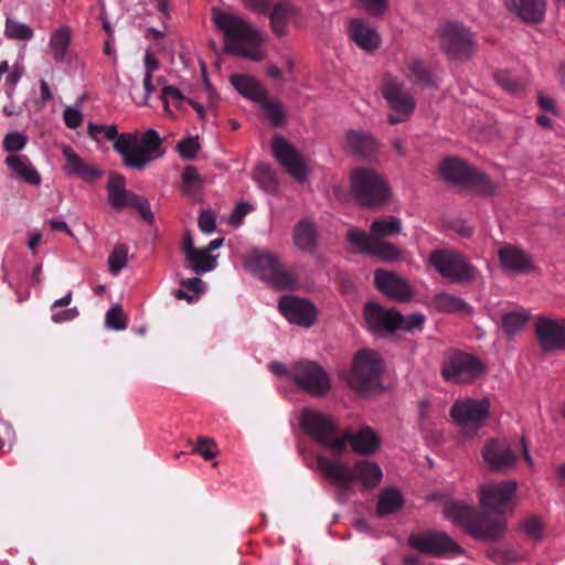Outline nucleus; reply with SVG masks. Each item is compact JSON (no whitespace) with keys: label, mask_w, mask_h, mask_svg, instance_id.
I'll use <instances>...</instances> for the list:
<instances>
[{"label":"nucleus","mask_w":565,"mask_h":565,"mask_svg":"<svg viewBox=\"0 0 565 565\" xmlns=\"http://www.w3.org/2000/svg\"><path fill=\"white\" fill-rule=\"evenodd\" d=\"M445 516L454 524L465 527L470 534L478 513L473 507L463 502H450L445 508Z\"/></svg>","instance_id":"obj_31"},{"label":"nucleus","mask_w":565,"mask_h":565,"mask_svg":"<svg viewBox=\"0 0 565 565\" xmlns=\"http://www.w3.org/2000/svg\"><path fill=\"white\" fill-rule=\"evenodd\" d=\"M279 310L290 323L306 328L315 323L317 316L316 308L311 302L292 296L280 298Z\"/></svg>","instance_id":"obj_20"},{"label":"nucleus","mask_w":565,"mask_h":565,"mask_svg":"<svg viewBox=\"0 0 565 565\" xmlns=\"http://www.w3.org/2000/svg\"><path fill=\"white\" fill-rule=\"evenodd\" d=\"M186 266L195 274H203L213 270L217 263L205 248H198L185 257Z\"/></svg>","instance_id":"obj_39"},{"label":"nucleus","mask_w":565,"mask_h":565,"mask_svg":"<svg viewBox=\"0 0 565 565\" xmlns=\"http://www.w3.org/2000/svg\"><path fill=\"white\" fill-rule=\"evenodd\" d=\"M408 543L413 548L435 556L446 553H462V548L450 536L443 532L412 534L408 539Z\"/></svg>","instance_id":"obj_18"},{"label":"nucleus","mask_w":565,"mask_h":565,"mask_svg":"<svg viewBox=\"0 0 565 565\" xmlns=\"http://www.w3.org/2000/svg\"><path fill=\"white\" fill-rule=\"evenodd\" d=\"M359 3L374 15L383 14L387 8V0H359Z\"/></svg>","instance_id":"obj_60"},{"label":"nucleus","mask_w":565,"mask_h":565,"mask_svg":"<svg viewBox=\"0 0 565 565\" xmlns=\"http://www.w3.org/2000/svg\"><path fill=\"white\" fill-rule=\"evenodd\" d=\"M350 39L362 50L371 52L380 46L381 39L375 29L363 19H352L349 23Z\"/></svg>","instance_id":"obj_26"},{"label":"nucleus","mask_w":565,"mask_h":565,"mask_svg":"<svg viewBox=\"0 0 565 565\" xmlns=\"http://www.w3.org/2000/svg\"><path fill=\"white\" fill-rule=\"evenodd\" d=\"M407 67L411 74L414 76V81L424 86H430L434 84L433 77L425 63L420 60L412 58L407 62Z\"/></svg>","instance_id":"obj_48"},{"label":"nucleus","mask_w":565,"mask_h":565,"mask_svg":"<svg viewBox=\"0 0 565 565\" xmlns=\"http://www.w3.org/2000/svg\"><path fill=\"white\" fill-rule=\"evenodd\" d=\"M145 64V77H143V88H145V102L147 104L151 93L153 92L152 85V75L159 68L158 60L152 55L150 51H147L143 58Z\"/></svg>","instance_id":"obj_44"},{"label":"nucleus","mask_w":565,"mask_h":565,"mask_svg":"<svg viewBox=\"0 0 565 565\" xmlns=\"http://www.w3.org/2000/svg\"><path fill=\"white\" fill-rule=\"evenodd\" d=\"M401 232L402 221L396 216H387L374 220L369 234L359 228L350 230L347 239L358 252L391 263L401 259L402 250L384 238L398 235Z\"/></svg>","instance_id":"obj_3"},{"label":"nucleus","mask_w":565,"mask_h":565,"mask_svg":"<svg viewBox=\"0 0 565 565\" xmlns=\"http://www.w3.org/2000/svg\"><path fill=\"white\" fill-rule=\"evenodd\" d=\"M497 84L508 93L514 94L525 88L526 82L511 72L500 71L494 74Z\"/></svg>","instance_id":"obj_43"},{"label":"nucleus","mask_w":565,"mask_h":565,"mask_svg":"<svg viewBox=\"0 0 565 565\" xmlns=\"http://www.w3.org/2000/svg\"><path fill=\"white\" fill-rule=\"evenodd\" d=\"M252 210L248 203H239L228 217V223L233 226L241 225L245 215Z\"/></svg>","instance_id":"obj_62"},{"label":"nucleus","mask_w":565,"mask_h":565,"mask_svg":"<svg viewBox=\"0 0 565 565\" xmlns=\"http://www.w3.org/2000/svg\"><path fill=\"white\" fill-rule=\"evenodd\" d=\"M275 158L281 163L287 172L299 182H303L308 174L305 159L284 137H275L273 141Z\"/></svg>","instance_id":"obj_19"},{"label":"nucleus","mask_w":565,"mask_h":565,"mask_svg":"<svg viewBox=\"0 0 565 565\" xmlns=\"http://www.w3.org/2000/svg\"><path fill=\"white\" fill-rule=\"evenodd\" d=\"M6 35L9 39L29 41L33 38V29L25 24L8 18L6 22Z\"/></svg>","instance_id":"obj_45"},{"label":"nucleus","mask_w":565,"mask_h":565,"mask_svg":"<svg viewBox=\"0 0 565 565\" xmlns=\"http://www.w3.org/2000/svg\"><path fill=\"white\" fill-rule=\"evenodd\" d=\"M375 287L385 296L397 301H408L413 296L409 282L399 275L377 269L374 273Z\"/></svg>","instance_id":"obj_21"},{"label":"nucleus","mask_w":565,"mask_h":565,"mask_svg":"<svg viewBox=\"0 0 565 565\" xmlns=\"http://www.w3.org/2000/svg\"><path fill=\"white\" fill-rule=\"evenodd\" d=\"M508 10L526 23H540L546 11L545 0H505Z\"/></svg>","instance_id":"obj_25"},{"label":"nucleus","mask_w":565,"mask_h":565,"mask_svg":"<svg viewBox=\"0 0 565 565\" xmlns=\"http://www.w3.org/2000/svg\"><path fill=\"white\" fill-rule=\"evenodd\" d=\"M231 84L245 98L260 103L267 98L266 88L253 76L246 74H233Z\"/></svg>","instance_id":"obj_29"},{"label":"nucleus","mask_w":565,"mask_h":565,"mask_svg":"<svg viewBox=\"0 0 565 565\" xmlns=\"http://www.w3.org/2000/svg\"><path fill=\"white\" fill-rule=\"evenodd\" d=\"M296 13L291 3L284 2L277 4L269 14L273 32L282 36L288 32V24Z\"/></svg>","instance_id":"obj_36"},{"label":"nucleus","mask_w":565,"mask_h":565,"mask_svg":"<svg viewBox=\"0 0 565 565\" xmlns=\"http://www.w3.org/2000/svg\"><path fill=\"white\" fill-rule=\"evenodd\" d=\"M365 319L369 327L376 333H391L398 329L401 313L370 302L365 307Z\"/></svg>","instance_id":"obj_23"},{"label":"nucleus","mask_w":565,"mask_h":565,"mask_svg":"<svg viewBox=\"0 0 565 565\" xmlns=\"http://www.w3.org/2000/svg\"><path fill=\"white\" fill-rule=\"evenodd\" d=\"M244 7L259 13L268 11L270 0H241Z\"/></svg>","instance_id":"obj_64"},{"label":"nucleus","mask_w":565,"mask_h":565,"mask_svg":"<svg viewBox=\"0 0 565 565\" xmlns=\"http://www.w3.org/2000/svg\"><path fill=\"white\" fill-rule=\"evenodd\" d=\"M404 504V498L396 488H385L379 494L376 512L380 516L396 512Z\"/></svg>","instance_id":"obj_38"},{"label":"nucleus","mask_w":565,"mask_h":565,"mask_svg":"<svg viewBox=\"0 0 565 565\" xmlns=\"http://www.w3.org/2000/svg\"><path fill=\"white\" fill-rule=\"evenodd\" d=\"M481 456L488 469L493 472H508L518 461L507 439L488 440L481 450Z\"/></svg>","instance_id":"obj_17"},{"label":"nucleus","mask_w":565,"mask_h":565,"mask_svg":"<svg viewBox=\"0 0 565 565\" xmlns=\"http://www.w3.org/2000/svg\"><path fill=\"white\" fill-rule=\"evenodd\" d=\"M255 178L258 182L262 183L267 190H270L275 185V179L270 168L266 164H259L256 170Z\"/></svg>","instance_id":"obj_59"},{"label":"nucleus","mask_w":565,"mask_h":565,"mask_svg":"<svg viewBox=\"0 0 565 565\" xmlns=\"http://www.w3.org/2000/svg\"><path fill=\"white\" fill-rule=\"evenodd\" d=\"M106 324L109 329L120 331L127 328V320L120 305H114L106 313Z\"/></svg>","instance_id":"obj_51"},{"label":"nucleus","mask_w":565,"mask_h":565,"mask_svg":"<svg viewBox=\"0 0 565 565\" xmlns=\"http://www.w3.org/2000/svg\"><path fill=\"white\" fill-rule=\"evenodd\" d=\"M71 39V29L68 26H61L51 34L49 46L55 62L62 63L66 60Z\"/></svg>","instance_id":"obj_37"},{"label":"nucleus","mask_w":565,"mask_h":565,"mask_svg":"<svg viewBox=\"0 0 565 565\" xmlns=\"http://www.w3.org/2000/svg\"><path fill=\"white\" fill-rule=\"evenodd\" d=\"M162 139L158 131L149 128L140 137L137 132L121 134L114 143L126 167L135 170H143L154 159L162 157Z\"/></svg>","instance_id":"obj_4"},{"label":"nucleus","mask_w":565,"mask_h":565,"mask_svg":"<svg viewBox=\"0 0 565 565\" xmlns=\"http://www.w3.org/2000/svg\"><path fill=\"white\" fill-rule=\"evenodd\" d=\"M381 94L393 110L387 115L391 125L407 121L412 117L417 104L403 81L392 74H385L381 82Z\"/></svg>","instance_id":"obj_7"},{"label":"nucleus","mask_w":565,"mask_h":565,"mask_svg":"<svg viewBox=\"0 0 565 565\" xmlns=\"http://www.w3.org/2000/svg\"><path fill=\"white\" fill-rule=\"evenodd\" d=\"M128 206L135 207L147 223L151 224L153 222L154 216L146 198L134 193Z\"/></svg>","instance_id":"obj_54"},{"label":"nucleus","mask_w":565,"mask_h":565,"mask_svg":"<svg viewBox=\"0 0 565 565\" xmlns=\"http://www.w3.org/2000/svg\"><path fill=\"white\" fill-rule=\"evenodd\" d=\"M425 321V316L422 313H413L407 317H403L401 315V321L398 322V329H403L405 331H414L416 329H420Z\"/></svg>","instance_id":"obj_58"},{"label":"nucleus","mask_w":565,"mask_h":565,"mask_svg":"<svg viewBox=\"0 0 565 565\" xmlns=\"http://www.w3.org/2000/svg\"><path fill=\"white\" fill-rule=\"evenodd\" d=\"M160 99L163 103V113L166 116L173 118V111L171 110V103L178 108H182V103H189L190 98H186L182 92L172 85H163L161 88Z\"/></svg>","instance_id":"obj_40"},{"label":"nucleus","mask_w":565,"mask_h":565,"mask_svg":"<svg viewBox=\"0 0 565 565\" xmlns=\"http://www.w3.org/2000/svg\"><path fill=\"white\" fill-rule=\"evenodd\" d=\"M429 264L451 282H468L476 279L478 270L467 258L454 249H436L429 255Z\"/></svg>","instance_id":"obj_10"},{"label":"nucleus","mask_w":565,"mask_h":565,"mask_svg":"<svg viewBox=\"0 0 565 565\" xmlns=\"http://www.w3.org/2000/svg\"><path fill=\"white\" fill-rule=\"evenodd\" d=\"M192 452L195 455H200L205 460H211L216 456V444L211 438L202 437L193 447Z\"/></svg>","instance_id":"obj_55"},{"label":"nucleus","mask_w":565,"mask_h":565,"mask_svg":"<svg viewBox=\"0 0 565 565\" xmlns=\"http://www.w3.org/2000/svg\"><path fill=\"white\" fill-rule=\"evenodd\" d=\"M490 415L489 398L457 399L450 408V417L468 437L475 436L484 425Z\"/></svg>","instance_id":"obj_8"},{"label":"nucleus","mask_w":565,"mask_h":565,"mask_svg":"<svg viewBox=\"0 0 565 565\" xmlns=\"http://www.w3.org/2000/svg\"><path fill=\"white\" fill-rule=\"evenodd\" d=\"M433 305L436 310L441 312H462L469 308L466 301L446 292L436 295Z\"/></svg>","instance_id":"obj_41"},{"label":"nucleus","mask_w":565,"mask_h":565,"mask_svg":"<svg viewBox=\"0 0 565 565\" xmlns=\"http://www.w3.org/2000/svg\"><path fill=\"white\" fill-rule=\"evenodd\" d=\"M132 192L126 190L125 178L111 173L107 183V196L109 204L116 210H124L128 207L129 201L132 198Z\"/></svg>","instance_id":"obj_34"},{"label":"nucleus","mask_w":565,"mask_h":565,"mask_svg":"<svg viewBox=\"0 0 565 565\" xmlns=\"http://www.w3.org/2000/svg\"><path fill=\"white\" fill-rule=\"evenodd\" d=\"M199 150L200 143L198 137H189L180 140L177 143V151L179 152L180 157L185 160L195 159Z\"/></svg>","instance_id":"obj_52"},{"label":"nucleus","mask_w":565,"mask_h":565,"mask_svg":"<svg viewBox=\"0 0 565 565\" xmlns=\"http://www.w3.org/2000/svg\"><path fill=\"white\" fill-rule=\"evenodd\" d=\"M382 370L380 355L370 350H362L354 356L348 383L360 393L371 392L379 386Z\"/></svg>","instance_id":"obj_12"},{"label":"nucleus","mask_w":565,"mask_h":565,"mask_svg":"<svg viewBox=\"0 0 565 565\" xmlns=\"http://www.w3.org/2000/svg\"><path fill=\"white\" fill-rule=\"evenodd\" d=\"M441 50L454 60L468 58L476 50L471 32L460 23L449 22L438 30Z\"/></svg>","instance_id":"obj_15"},{"label":"nucleus","mask_w":565,"mask_h":565,"mask_svg":"<svg viewBox=\"0 0 565 565\" xmlns=\"http://www.w3.org/2000/svg\"><path fill=\"white\" fill-rule=\"evenodd\" d=\"M87 135L95 141H100L103 138L109 141L116 142L117 138L120 137L117 127L115 125H97L89 122L87 125Z\"/></svg>","instance_id":"obj_46"},{"label":"nucleus","mask_w":565,"mask_h":565,"mask_svg":"<svg viewBox=\"0 0 565 565\" xmlns=\"http://www.w3.org/2000/svg\"><path fill=\"white\" fill-rule=\"evenodd\" d=\"M484 372V364L478 356L458 350L450 351L441 365V376L451 384L470 383Z\"/></svg>","instance_id":"obj_9"},{"label":"nucleus","mask_w":565,"mask_h":565,"mask_svg":"<svg viewBox=\"0 0 565 565\" xmlns=\"http://www.w3.org/2000/svg\"><path fill=\"white\" fill-rule=\"evenodd\" d=\"M317 466L334 483L338 500L342 502L353 494V481L359 482L364 490H371L376 488L383 478L381 467L366 459L359 460L353 467H349L344 462L319 456Z\"/></svg>","instance_id":"obj_2"},{"label":"nucleus","mask_w":565,"mask_h":565,"mask_svg":"<svg viewBox=\"0 0 565 565\" xmlns=\"http://www.w3.org/2000/svg\"><path fill=\"white\" fill-rule=\"evenodd\" d=\"M439 172L450 183L471 188L488 195L495 192V185L486 174L472 169L458 158L445 159L440 164Z\"/></svg>","instance_id":"obj_11"},{"label":"nucleus","mask_w":565,"mask_h":565,"mask_svg":"<svg viewBox=\"0 0 565 565\" xmlns=\"http://www.w3.org/2000/svg\"><path fill=\"white\" fill-rule=\"evenodd\" d=\"M62 153L67 161L66 173L77 175L86 182H94L102 175L103 172L99 169L84 162L71 146H64Z\"/></svg>","instance_id":"obj_28"},{"label":"nucleus","mask_w":565,"mask_h":565,"mask_svg":"<svg viewBox=\"0 0 565 565\" xmlns=\"http://www.w3.org/2000/svg\"><path fill=\"white\" fill-rule=\"evenodd\" d=\"M347 143L353 152L363 157L372 156L377 149V142L375 138L365 131H348Z\"/></svg>","instance_id":"obj_35"},{"label":"nucleus","mask_w":565,"mask_h":565,"mask_svg":"<svg viewBox=\"0 0 565 565\" xmlns=\"http://www.w3.org/2000/svg\"><path fill=\"white\" fill-rule=\"evenodd\" d=\"M491 559L500 565H512L523 559V554L513 548H499L491 553Z\"/></svg>","instance_id":"obj_50"},{"label":"nucleus","mask_w":565,"mask_h":565,"mask_svg":"<svg viewBox=\"0 0 565 565\" xmlns=\"http://www.w3.org/2000/svg\"><path fill=\"white\" fill-rule=\"evenodd\" d=\"M263 109L274 126H279L285 120V111L282 106L279 103L267 102L266 99L262 102Z\"/></svg>","instance_id":"obj_53"},{"label":"nucleus","mask_w":565,"mask_h":565,"mask_svg":"<svg viewBox=\"0 0 565 565\" xmlns=\"http://www.w3.org/2000/svg\"><path fill=\"white\" fill-rule=\"evenodd\" d=\"M351 193L365 209L377 210L391 201L392 190L383 174L371 168H355L350 173Z\"/></svg>","instance_id":"obj_5"},{"label":"nucleus","mask_w":565,"mask_h":565,"mask_svg":"<svg viewBox=\"0 0 565 565\" xmlns=\"http://www.w3.org/2000/svg\"><path fill=\"white\" fill-rule=\"evenodd\" d=\"M519 529L529 540L537 542L543 539V522L536 515H531L523 520Z\"/></svg>","instance_id":"obj_47"},{"label":"nucleus","mask_w":565,"mask_h":565,"mask_svg":"<svg viewBox=\"0 0 565 565\" xmlns=\"http://www.w3.org/2000/svg\"><path fill=\"white\" fill-rule=\"evenodd\" d=\"M341 439H344V449L350 443L352 449L361 455L373 454L380 447V439L370 427H364L356 433L345 431L341 435Z\"/></svg>","instance_id":"obj_27"},{"label":"nucleus","mask_w":565,"mask_h":565,"mask_svg":"<svg viewBox=\"0 0 565 565\" xmlns=\"http://www.w3.org/2000/svg\"><path fill=\"white\" fill-rule=\"evenodd\" d=\"M502 268L512 274H527L533 269L531 257L522 249L507 245L499 250Z\"/></svg>","instance_id":"obj_24"},{"label":"nucleus","mask_w":565,"mask_h":565,"mask_svg":"<svg viewBox=\"0 0 565 565\" xmlns=\"http://www.w3.org/2000/svg\"><path fill=\"white\" fill-rule=\"evenodd\" d=\"M529 318L530 315L524 310L507 312L502 316V329L512 335L523 329Z\"/></svg>","instance_id":"obj_42"},{"label":"nucleus","mask_w":565,"mask_h":565,"mask_svg":"<svg viewBox=\"0 0 565 565\" xmlns=\"http://www.w3.org/2000/svg\"><path fill=\"white\" fill-rule=\"evenodd\" d=\"M63 120L67 128L76 129L83 124V114L79 108L67 106L63 110Z\"/></svg>","instance_id":"obj_57"},{"label":"nucleus","mask_w":565,"mask_h":565,"mask_svg":"<svg viewBox=\"0 0 565 565\" xmlns=\"http://www.w3.org/2000/svg\"><path fill=\"white\" fill-rule=\"evenodd\" d=\"M507 531V522L502 518H487L478 514L471 535L481 540H499Z\"/></svg>","instance_id":"obj_30"},{"label":"nucleus","mask_w":565,"mask_h":565,"mask_svg":"<svg viewBox=\"0 0 565 565\" xmlns=\"http://www.w3.org/2000/svg\"><path fill=\"white\" fill-rule=\"evenodd\" d=\"M301 426L312 439L332 452L340 455L344 451V439H341L334 423L326 415L305 409L301 415Z\"/></svg>","instance_id":"obj_13"},{"label":"nucleus","mask_w":565,"mask_h":565,"mask_svg":"<svg viewBox=\"0 0 565 565\" xmlns=\"http://www.w3.org/2000/svg\"><path fill=\"white\" fill-rule=\"evenodd\" d=\"M26 137L20 132H10L3 139V148L8 152H18L26 145Z\"/></svg>","instance_id":"obj_56"},{"label":"nucleus","mask_w":565,"mask_h":565,"mask_svg":"<svg viewBox=\"0 0 565 565\" xmlns=\"http://www.w3.org/2000/svg\"><path fill=\"white\" fill-rule=\"evenodd\" d=\"M78 315H79L78 309L76 307H73V308H68V309L55 312L52 316V321L55 322V323H62V322H66V321H72L75 318H77Z\"/></svg>","instance_id":"obj_63"},{"label":"nucleus","mask_w":565,"mask_h":565,"mask_svg":"<svg viewBox=\"0 0 565 565\" xmlns=\"http://www.w3.org/2000/svg\"><path fill=\"white\" fill-rule=\"evenodd\" d=\"M536 337L544 351L563 349L565 347V320L539 319L536 322Z\"/></svg>","instance_id":"obj_22"},{"label":"nucleus","mask_w":565,"mask_h":565,"mask_svg":"<svg viewBox=\"0 0 565 565\" xmlns=\"http://www.w3.org/2000/svg\"><path fill=\"white\" fill-rule=\"evenodd\" d=\"M518 483L513 480L488 482L480 486L479 501L484 512L503 514L514 509L513 498Z\"/></svg>","instance_id":"obj_14"},{"label":"nucleus","mask_w":565,"mask_h":565,"mask_svg":"<svg viewBox=\"0 0 565 565\" xmlns=\"http://www.w3.org/2000/svg\"><path fill=\"white\" fill-rule=\"evenodd\" d=\"M212 21L224 34V46L228 53L254 62L265 57L260 49L263 35L248 21L217 8L212 9Z\"/></svg>","instance_id":"obj_1"},{"label":"nucleus","mask_w":565,"mask_h":565,"mask_svg":"<svg viewBox=\"0 0 565 565\" xmlns=\"http://www.w3.org/2000/svg\"><path fill=\"white\" fill-rule=\"evenodd\" d=\"M199 227L203 233L210 234L215 230V215L212 211H203L199 216Z\"/></svg>","instance_id":"obj_61"},{"label":"nucleus","mask_w":565,"mask_h":565,"mask_svg":"<svg viewBox=\"0 0 565 565\" xmlns=\"http://www.w3.org/2000/svg\"><path fill=\"white\" fill-rule=\"evenodd\" d=\"M292 239L295 246L305 253H313L318 244V234L315 224L308 220L300 221L294 228Z\"/></svg>","instance_id":"obj_33"},{"label":"nucleus","mask_w":565,"mask_h":565,"mask_svg":"<svg viewBox=\"0 0 565 565\" xmlns=\"http://www.w3.org/2000/svg\"><path fill=\"white\" fill-rule=\"evenodd\" d=\"M291 380L307 393L315 396L326 395L330 388V379L316 362L299 361L291 366Z\"/></svg>","instance_id":"obj_16"},{"label":"nucleus","mask_w":565,"mask_h":565,"mask_svg":"<svg viewBox=\"0 0 565 565\" xmlns=\"http://www.w3.org/2000/svg\"><path fill=\"white\" fill-rule=\"evenodd\" d=\"M245 267L275 288L292 289L297 285L296 276L270 252L254 250L246 258Z\"/></svg>","instance_id":"obj_6"},{"label":"nucleus","mask_w":565,"mask_h":565,"mask_svg":"<svg viewBox=\"0 0 565 565\" xmlns=\"http://www.w3.org/2000/svg\"><path fill=\"white\" fill-rule=\"evenodd\" d=\"M7 166L24 182L31 185L41 184V175L24 154H10L6 158Z\"/></svg>","instance_id":"obj_32"},{"label":"nucleus","mask_w":565,"mask_h":565,"mask_svg":"<svg viewBox=\"0 0 565 565\" xmlns=\"http://www.w3.org/2000/svg\"><path fill=\"white\" fill-rule=\"evenodd\" d=\"M128 248L125 245H116L108 257L109 270L113 275H118L127 266Z\"/></svg>","instance_id":"obj_49"}]
</instances>
